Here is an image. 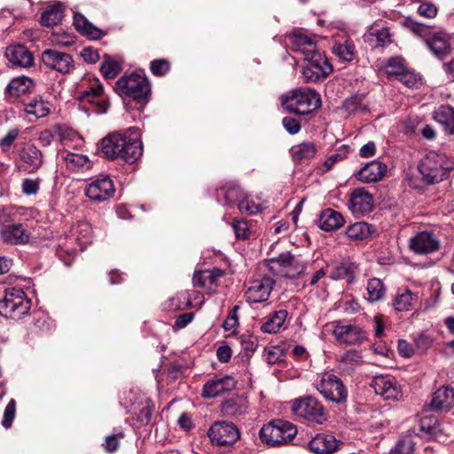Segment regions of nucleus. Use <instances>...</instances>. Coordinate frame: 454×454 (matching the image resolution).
I'll return each instance as SVG.
<instances>
[{"mask_svg": "<svg viewBox=\"0 0 454 454\" xmlns=\"http://www.w3.org/2000/svg\"><path fill=\"white\" fill-rule=\"evenodd\" d=\"M453 169L454 161L446 155L436 152L427 153L419 165L422 179L428 184L444 180Z\"/></svg>", "mask_w": 454, "mask_h": 454, "instance_id": "obj_1", "label": "nucleus"}, {"mask_svg": "<svg viewBox=\"0 0 454 454\" xmlns=\"http://www.w3.org/2000/svg\"><path fill=\"white\" fill-rule=\"evenodd\" d=\"M282 104L288 112L304 115L319 108L321 99L316 90L305 88L290 92L283 98Z\"/></svg>", "mask_w": 454, "mask_h": 454, "instance_id": "obj_2", "label": "nucleus"}, {"mask_svg": "<svg viewBox=\"0 0 454 454\" xmlns=\"http://www.w3.org/2000/svg\"><path fill=\"white\" fill-rule=\"evenodd\" d=\"M297 429L290 422L278 419L262 426L259 432L261 441L270 446H279L291 442Z\"/></svg>", "mask_w": 454, "mask_h": 454, "instance_id": "obj_3", "label": "nucleus"}, {"mask_svg": "<svg viewBox=\"0 0 454 454\" xmlns=\"http://www.w3.org/2000/svg\"><path fill=\"white\" fill-rule=\"evenodd\" d=\"M31 301L20 288L11 287L5 290L0 300V314L5 317L20 319L30 309Z\"/></svg>", "mask_w": 454, "mask_h": 454, "instance_id": "obj_4", "label": "nucleus"}, {"mask_svg": "<svg viewBox=\"0 0 454 454\" xmlns=\"http://www.w3.org/2000/svg\"><path fill=\"white\" fill-rule=\"evenodd\" d=\"M114 90L120 96L131 98L140 103L146 101L150 93L147 79L135 73L122 75L116 82Z\"/></svg>", "mask_w": 454, "mask_h": 454, "instance_id": "obj_5", "label": "nucleus"}, {"mask_svg": "<svg viewBox=\"0 0 454 454\" xmlns=\"http://www.w3.org/2000/svg\"><path fill=\"white\" fill-rule=\"evenodd\" d=\"M316 387L327 400L344 403L348 398V390L342 380L334 374L325 372L316 381Z\"/></svg>", "mask_w": 454, "mask_h": 454, "instance_id": "obj_6", "label": "nucleus"}, {"mask_svg": "<svg viewBox=\"0 0 454 454\" xmlns=\"http://www.w3.org/2000/svg\"><path fill=\"white\" fill-rule=\"evenodd\" d=\"M332 71V66L321 52H316L303 59L301 75L305 82H317L325 79Z\"/></svg>", "mask_w": 454, "mask_h": 454, "instance_id": "obj_7", "label": "nucleus"}, {"mask_svg": "<svg viewBox=\"0 0 454 454\" xmlns=\"http://www.w3.org/2000/svg\"><path fill=\"white\" fill-rule=\"evenodd\" d=\"M292 411L295 416L317 424H322L326 420L323 405L318 400L310 396L294 400Z\"/></svg>", "mask_w": 454, "mask_h": 454, "instance_id": "obj_8", "label": "nucleus"}, {"mask_svg": "<svg viewBox=\"0 0 454 454\" xmlns=\"http://www.w3.org/2000/svg\"><path fill=\"white\" fill-rule=\"evenodd\" d=\"M336 340L348 345L362 343L366 340V333L359 326L342 321H333L325 325Z\"/></svg>", "mask_w": 454, "mask_h": 454, "instance_id": "obj_9", "label": "nucleus"}, {"mask_svg": "<svg viewBox=\"0 0 454 454\" xmlns=\"http://www.w3.org/2000/svg\"><path fill=\"white\" fill-rule=\"evenodd\" d=\"M270 268L282 277L294 278L304 271L305 263L300 256L286 252L271 260Z\"/></svg>", "mask_w": 454, "mask_h": 454, "instance_id": "obj_10", "label": "nucleus"}, {"mask_svg": "<svg viewBox=\"0 0 454 454\" xmlns=\"http://www.w3.org/2000/svg\"><path fill=\"white\" fill-rule=\"evenodd\" d=\"M123 145H121L119 158L128 163H134L143 153V146L139 130L136 128H129L121 132Z\"/></svg>", "mask_w": 454, "mask_h": 454, "instance_id": "obj_11", "label": "nucleus"}, {"mask_svg": "<svg viewBox=\"0 0 454 454\" xmlns=\"http://www.w3.org/2000/svg\"><path fill=\"white\" fill-rule=\"evenodd\" d=\"M207 435L212 443L218 446H229L239 440V431L231 422L216 421L210 427Z\"/></svg>", "mask_w": 454, "mask_h": 454, "instance_id": "obj_12", "label": "nucleus"}, {"mask_svg": "<svg viewBox=\"0 0 454 454\" xmlns=\"http://www.w3.org/2000/svg\"><path fill=\"white\" fill-rule=\"evenodd\" d=\"M115 187L107 176H100L92 180L85 188V195L93 202L101 203L114 196Z\"/></svg>", "mask_w": 454, "mask_h": 454, "instance_id": "obj_13", "label": "nucleus"}, {"mask_svg": "<svg viewBox=\"0 0 454 454\" xmlns=\"http://www.w3.org/2000/svg\"><path fill=\"white\" fill-rule=\"evenodd\" d=\"M42 61L49 68L61 74H69L74 67L71 55L53 49H47L42 53Z\"/></svg>", "mask_w": 454, "mask_h": 454, "instance_id": "obj_14", "label": "nucleus"}, {"mask_svg": "<svg viewBox=\"0 0 454 454\" xmlns=\"http://www.w3.org/2000/svg\"><path fill=\"white\" fill-rule=\"evenodd\" d=\"M273 284L274 281L269 277L254 280L246 291L245 295L247 301L250 303L267 301L272 290Z\"/></svg>", "mask_w": 454, "mask_h": 454, "instance_id": "obj_15", "label": "nucleus"}, {"mask_svg": "<svg viewBox=\"0 0 454 454\" xmlns=\"http://www.w3.org/2000/svg\"><path fill=\"white\" fill-rule=\"evenodd\" d=\"M286 45L293 51L302 54L304 59L310 57L316 52H320L317 49L314 39L302 33H294L290 35L287 37Z\"/></svg>", "mask_w": 454, "mask_h": 454, "instance_id": "obj_16", "label": "nucleus"}, {"mask_svg": "<svg viewBox=\"0 0 454 454\" xmlns=\"http://www.w3.org/2000/svg\"><path fill=\"white\" fill-rule=\"evenodd\" d=\"M348 207L355 215L367 214L374 207L373 198L364 188L355 189L350 195Z\"/></svg>", "mask_w": 454, "mask_h": 454, "instance_id": "obj_17", "label": "nucleus"}, {"mask_svg": "<svg viewBox=\"0 0 454 454\" xmlns=\"http://www.w3.org/2000/svg\"><path fill=\"white\" fill-rule=\"evenodd\" d=\"M0 239L9 245H23L29 241L30 233L21 223L5 224L0 230Z\"/></svg>", "mask_w": 454, "mask_h": 454, "instance_id": "obj_18", "label": "nucleus"}, {"mask_svg": "<svg viewBox=\"0 0 454 454\" xmlns=\"http://www.w3.org/2000/svg\"><path fill=\"white\" fill-rule=\"evenodd\" d=\"M411 248L418 254H430L440 247V241L430 231H422L410 240Z\"/></svg>", "mask_w": 454, "mask_h": 454, "instance_id": "obj_19", "label": "nucleus"}, {"mask_svg": "<svg viewBox=\"0 0 454 454\" xmlns=\"http://www.w3.org/2000/svg\"><path fill=\"white\" fill-rule=\"evenodd\" d=\"M235 386L236 381L231 376L214 378L205 383L202 390V396L206 398H214L233 389Z\"/></svg>", "mask_w": 454, "mask_h": 454, "instance_id": "obj_20", "label": "nucleus"}, {"mask_svg": "<svg viewBox=\"0 0 454 454\" xmlns=\"http://www.w3.org/2000/svg\"><path fill=\"white\" fill-rule=\"evenodd\" d=\"M338 441L333 434H317L309 443L315 454H333L338 449Z\"/></svg>", "mask_w": 454, "mask_h": 454, "instance_id": "obj_21", "label": "nucleus"}, {"mask_svg": "<svg viewBox=\"0 0 454 454\" xmlns=\"http://www.w3.org/2000/svg\"><path fill=\"white\" fill-rule=\"evenodd\" d=\"M387 172V166L379 160H372L362 168L356 177L364 183H372L380 180Z\"/></svg>", "mask_w": 454, "mask_h": 454, "instance_id": "obj_22", "label": "nucleus"}, {"mask_svg": "<svg viewBox=\"0 0 454 454\" xmlns=\"http://www.w3.org/2000/svg\"><path fill=\"white\" fill-rule=\"evenodd\" d=\"M5 56L12 65L20 67H28L34 61L32 53L23 45L7 47Z\"/></svg>", "mask_w": 454, "mask_h": 454, "instance_id": "obj_23", "label": "nucleus"}, {"mask_svg": "<svg viewBox=\"0 0 454 454\" xmlns=\"http://www.w3.org/2000/svg\"><path fill=\"white\" fill-rule=\"evenodd\" d=\"M453 403V388L450 387H442L433 394L430 407L433 411H449Z\"/></svg>", "mask_w": 454, "mask_h": 454, "instance_id": "obj_24", "label": "nucleus"}, {"mask_svg": "<svg viewBox=\"0 0 454 454\" xmlns=\"http://www.w3.org/2000/svg\"><path fill=\"white\" fill-rule=\"evenodd\" d=\"M123 145L121 132H114L107 135L101 141L102 153L109 160L119 158L121 153V145Z\"/></svg>", "mask_w": 454, "mask_h": 454, "instance_id": "obj_25", "label": "nucleus"}, {"mask_svg": "<svg viewBox=\"0 0 454 454\" xmlns=\"http://www.w3.org/2000/svg\"><path fill=\"white\" fill-rule=\"evenodd\" d=\"M20 158L26 164L27 171L29 174L35 173L43 163L42 152L35 145H28L21 153Z\"/></svg>", "mask_w": 454, "mask_h": 454, "instance_id": "obj_26", "label": "nucleus"}, {"mask_svg": "<svg viewBox=\"0 0 454 454\" xmlns=\"http://www.w3.org/2000/svg\"><path fill=\"white\" fill-rule=\"evenodd\" d=\"M343 216L332 208L323 210L318 218V227L325 231H332L344 224Z\"/></svg>", "mask_w": 454, "mask_h": 454, "instance_id": "obj_27", "label": "nucleus"}, {"mask_svg": "<svg viewBox=\"0 0 454 454\" xmlns=\"http://www.w3.org/2000/svg\"><path fill=\"white\" fill-rule=\"evenodd\" d=\"M376 232V228L366 222H357L349 225L346 230V235L351 241L366 240Z\"/></svg>", "mask_w": 454, "mask_h": 454, "instance_id": "obj_28", "label": "nucleus"}, {"mask_svg": "<svg viewBox=\"0 0 454 454\" xmlns=\"http://www.w3.org/2000/svg\"><path fill=\"white\" fill-rule=\"evenodd\" d=\"M428 49L439 59H444L450 53L449 37L442 34H436L426 40Z\"/></svg>", "mask_w": 454, "mask_h": 454, "instance_id": "obj_29", "label": "nucleus"}, {"mask_svg": "<svg viewBox=\"0 0 454 454\" xmlns=\"http://www.w3.org/2000/svg\"><path fill=\"white\" fill-rule=\"evenodd\" d=\"M434 119L447 134L454 133V107L449 105L440 106L433 114Z\"/></svg>", "mask_w": 454, "mask_h": 454, "instance_id": "obj_30", "label": "nucleus"}, {"mask_svg": "<svg viewBox=\"0 0 454 454\" xmlns=\"http://www.w3.org/2000/svg\"><path fill=\"white\" fill-rule=\"evenodd\" d=\"M399 82L411 90H416L422 84V79L419 74L413 69L409 68L404 59L399 58Z\"/></svg>", "mask_w": 454, "mask_h": 454, "instance_id": "obj_31", "label": "nucleus"}, {"mask_svg": "<svg viewBox=\"0 0 454 454\" xmlns=\"http://www.w3.org/2000/svg\"><path fill=\"white\" fill-rule=\"evenodd\" d=\"M62 159L68 169L73 172H83L91 168V161L83 154L67 152Z\"/></svg>", "mask_w": 454, "mask_h": 454, "instance_id": "obj_32", "label": "nucleus"}, {"mask_svg": "<svg viewBox=\"0 0 454 454\" xmlns=\"http://www.w3.org/2000/svg\"><path fill=\"white\" fill-rule=\"evenodd\" d=\"M288 312L286 309H279L264 318L261 325V331L265 333H277L282 328Z\"/></svg>", "mask_w": 454, "mask_h": 454, "instance_id": "obj_33", "label": "nucleus"}, {"mask_svg": "<svg viewBox=\"0 0 454 454\" xmlns=\"http://www.w3.org/2000/svg\"><path fill=\"white\" fill-rule=\"evenodd\" d=\"M240 193L239 189L233 188L229 189L225 193V199L228 203H231L237 200L238 207L240 212L247 213L248 215H254L259 211V206L254 201L248 200V198H234V195Z\"/></svg>", "mask_w": 454, "mask_h": 454, "instance_id": "obj_34", "label": "nucleus"}, {"mask_svg": "<svg viewBox=\"0 0 454 454\" xmlns=\"http://www.w3.org/2000/svg\"><path fill=\"white\" fill-rule=\"evenodd\" d=\"M24 111L36 119L43 118L51 113L50 103L42 98H35L24 105Z\"/></svg>", "mask_w": 454, "mask_h": 454, "instance_id": "obj_35", "label": "nucleus"}, {"mask_svg": "<svg viewBox=\"0 0 454 454\" xmlns=\"http://www.w3.org/2000/svg\"><path fill=\"white\" fill-rule=\"evenodd\" d=\"M74 25L80 33L86 35L92 39H98L103 35L100 29L92 25L83 15L80 13L74 14Z\"/></svg>", "mask_w": 454, "mask_h": 454, "instance_id": "obj_36", "label": "nucleus"}, {"mask_svg": "<svg viewBox=\"0 0 454 454\" xmlns=\"http://www.w3.org/2000/svg\"><path fill=\"white\" fill-rule=\"evenodd\" d=\"M373 387L377 395L384 399H395L397 396V388L392 381L386 377H378L374 380Z\"/></svg>", "mask_w": 454, "mask_h": 454, "instance_id": "obj_37", "label": "nucleus"}, {"mask_svg": "<svg viewBox=\"0 0 454 454\" xmlns=\"http://www.w3.org/2000/svg\"><path fill=\"white\" fill-rule=\"evenodd\" d=\"M34 85L33 81L27 76L13 78L7 85L6 91L13 97H20L29 91Z\"/></svg>", "mask_w": 454, "mask_h": 454, "instance_id": "obj_38", "label": "nucleus"}, {"mask_svg": "<svg viewBox=\"0 0 454 454\" xmlns=\"http://www.w3.org/2000/svg\"><path fill=\"white\" fill-rule=\"evenodd\" d=\"M63 18L62 5L58 4L49 6L42 14L40 22L43 26L52 27L59 24Z\"/></svg>", "mask_w": 454, "mask_h": 454, "instance_id": "obj_39", "label": "nucleus"}, {"mask_svg": "<svg viewBox=\"0 0 454 454\" xmlns=\"http://www.w3.org/2000/svg\"><path fill=\"white\" fill-rule=\"evenodd\" d=\"M439 420L435 416H425L420 419L419 433L417 434L423 438H429L440 430Z\"/></svg>", "mask_w": 454, "mask_h": 454, "instance_id": "obj_40", "label": "nucleus"}, {"mask_svg": "<svg viewBox=\"0 0 454 454\" xmlns=\"http://www.w3.org/2000/svg\"><path fill=\"white\" fill-rule=\"evenodd\" d=\"M91 232V226L86 221L77 222L71 229V235L82 245L90 242Z\"/></svg>", "mask_w": 454, "mask_h": 454, "instance_id": "obj_41", "label": "nucleus"}, {"mask_svg": "<svg viewBox=\"0 0 454 454\" xmlns=\"http://www.w3.org/2000/svg\"><path fill=\"white\" fill-rule=\"evenodd\" d=\"M333 53L343 61H351L355 56V45L351 41L335 42L333 46Z\"/></svg>", "mask_w": 454, "mask_h": 454, "instance_id": "obj_42", "label": "nucleus"}, {"mask_svg": "<svg viewBox=\"0 0 454 454\" xmlns=\"http://www.w3.org/2000/svg\"><path fill=\"white\" fill-rule=\"evenodd\" d=\"M317 154V146L313 143H303L293 149L294 159L297 161L309 160Z\"/></svg>", "mask_w": 454, "mask_h": 454, "instance_id": "obj_43", "label": "nucleus"}, {"mask_svg": "<svg viewBox=\"0 0 454 454\" xmlns=\"http://www.w3.org/2000/svg\"><path fill=\"white\" fill-rule=\"evenodd\" d=\"M356 266L351 262H340L337 264L331 272V278L333 279H343L348 278L350 282L353 278V273Z\"/></svg>", "mask_w": 454, "mask_h": 454, "instance_id": "obj_44", "label": "nucleus"}, {"mask_svg": "<svg viewBox=\"0 0 454 454\" xmlns=\"http://www.w3.org/2000/svg\"><path fill=\"white\" fill-rule=\"evenodd\" d=\"M100 71L106 79H113L121 71V67L118 61L106 55Z\"/></svg>", "mask_w": 454, "mask_h": 454, "instance_id": "obj_45", "label": "nucleus"}, {"mask_svg": "<svg viewBox=\"0 0 454 454\" xmlns=\"http://www.w3.org/2000/svg\"><path fill=\"white\" fill-rule=\"evenodd\" d=\"M383 283L379 278H371L367 283V300L371 302L378 301L384 295Z\"/></svg>", "mask_w": 454, "mask_h": 454, "instance_id": "obj_46", "label": "nucleus"}, {"mask_svg": "<svg viewBox=\"0 0 454 454\" xmlns=\"http://www.w3.org/2000/svg\"><path fill=\"white\" fill-rule=\"evenodd\" d=\"M401 291H403V288H399V292ZM417 301L418 295L404 287L403 292L399 293V311L411 309Z\"/></svg>", "mask_w": 454, "mask_h": 454, "instance_id": "obj_47", "label": "nucleus"}, {"mask_svg": "<svg viewBox=\"0 0 454 454\" xmlns=\"http://www.w3.org/2000/svg\"><path fill=\"white\" fill-rule=\"evenodd\" d=\"M215 281V275L211 270H200L194 273L192 278L193 285L196 286H206Z\"/></svg>", "mask_w": 454, "mask_h": 454, "instance_id": "obj_48", "label": "nucleus"}, {"mask_svg": "<svg viewBox=\"0 0 454 454\" xmlns=\"http://www.w3.org/2000/svg\"><path fill=\"white\" fill-rule=\"evenodd\" d=\"M381 75H385L389 80L397 78V60L395 58H390L383 62L380 67Z\"/></svg>", "mask_w": 454, "mask_h": 454, "instance_id": "obj_49", "label": "nucleus"}, {"mask_svg": "<svg viewBox=\"0 0 454 454\" xmlns=\"http://www.w3.org/2000/svg\"><path fill=\"white\" fill-rule=\"evenodd\" d=\"M15 415H16V401L14 399H12L7 403L4 412V418L2 420L3 427L5 428L11 427L12 421L15 419Z\"/></svg>", "mask_w": 454, "mask_h": 454, "instance_id": "obj_50", "label": "nucleus"}, {"mask_svg": "<svg viewBox=\"0 0 454 454\" xmlns=\"http://www.w3.org/2000/svg\"><path fill=\"white\" fill-rule=\"evenodd\" d=\"M237 239H247L250 236V229L248 223L245 220H235L232 223Z\"/></svg>", "mask_w": 454, "mask_h": 454, "instance_id": "obj_51", "label": "nucleus"}, {"mask_svg": "<svg viewBox=\"0 0 454 454\" xmlns=\"http://www.w3.org/2000/svg\"><path fill=\"white\" fill-rule=\"evenodd\" d=\"M376 36L377 43L376 46H384L387 43H389L391 35L387 27H383L380 30H372L367 37Z\"/></svg>", "mask_w": 454, "mask_h": 454, "instance_id": "obj_52", "label": "nucleus"}, {"mask_svg": "<svg viewBox=\"0 0 454 454\" xmlns=\"http://www.w3.org/2000/svg\"><path fill=\"white\" fill-rule=\"evenodd\" d=\"M20 135V129L13 128L8 130L6 135L0 140V146L4 152H7Z\"/></svg>", "mask_w": 454, "mask_h": 454, "instance_id": "obj_53", "label": "nucleus"}, {"mask_svg": "<svg viewBox=\"0 0 454 454\" xmlns=\"http://www.w3.org/2000/svg\"><path fill=\"white\" fill-rule=\"evenodd\" d=\"M41 184V179L26 178L22 182V192L26 195H35L37 193Z\"/></svg>", "mask_w": 454, "mask_h": 454, "instance_id": "obj_54", "label": "nucleus"}, {"mask_svg": "<svg viewBox=\"0 0 454 454\" xmlns=\"http://www.w3.org/2000/svg\"><path fill=\"white\" fill-rule=\"evenodd\" d=\"M150 68L153 74L161 76L168 72L169 64L164 59H154L151 62Z\"/></svg>", "mask_w": 454, "mask_h": 454, "instance_id": "obj_55", "label": "nucleus"}, {"mask_svg": "<svg viewBox=\"0 0 454 454\" xmlns=\"http://www.w3.org/2000/svg\"><path fill=\"white\" fill-rule=\"evenodd\" d=\"M59 130V126H55L53 129H46L42 130L38 136V140L40 144L43 146H49L54 138L55 133H57Z\"/></svg>", "mask_w": 454, "mask_h": 454, "instance_id": "obj_56", "label": "nucleus"}, {"mask_svg": "<svg viewBox=\"0 0 454 454\" xmlns=\"http://www.w3.org/2000/svg\"><path fill=\"white\" fill-rule=\"evenodd\" d=\"M239 310V307L235 306L229 312L226 319L223 322V327L227 331H234L238 325L239 318L237 315V311Z\"/></svg>", "mask_w": 454, "mask_h": 454, "instance_id": "obj_57", "label": "nucleus"}, {"mask_svg": "<svg viewBox=\"0 0 454 454\" xmlns=\"http://www.w3.org/2000/svg\"><path fill=\"white\" fill-rule=\"evenodd\" d=\"M103 90L104 89L102 83L96 80L89 90H85L82 92V97L83 99L89 98L90 97L97 98L103 94Z\"/></svg>", "mask_w": 454, "mask_h": 454, "instance_id": "obj_58", "label": "nucleus"}, {"mask_svg": "<svg viewBox=\"0 0 454 454\" xmlns=\"http://www.w3.org/2000/svg\"><path fill=\"white\" fill-rule=\"evenodd\" d=\"M281 357V350L279 347H272L264 351V359L269 364H276Z\"/></svg>", "mask_w": 454, "mask_h": 454, "instance_id": "obj_59", "label": "nucleus"}, {"mask_svg": "<svg viewBox=\"0 0 454 454\" xmlns=\"http://www.w3.org/2000/svg\"><path fill=\"white\" fill-rule=\"evenodd\" d=\"M81 56L86 62L90 64L98 62L100 59L98 50L92 47L84 48L81 52Z\"/></svg>", "mask_w": 454, "mask_h": 454, "instance_id": "obj_60", "label": "nucleus"}, {"mask_svg": "<svg viewBox=\"0 0 454 454\" xmlns=\"http://www.w3.org/2000/svg\"><path fill=\"white\" fill-rule=\"evenodd\" d=\"M123 437L122 434L108 435L106 438L104 447L108 452H114L119 447V439Z\"/></svg>", "mask_w": 454, "mask_h": 454, "instance_id": "obj_61", "label": "nucleus"}, {"mask_svg": "<svg viewBox=\"0 0 454 454\" xmlns=\"http://www.w3.org/2000/svg\"><path fill=\"white\" fill-rule=\"evenodd\" d=\"M418 12L421 16L432 19L437 14V8L433 4L424 3L419 6Z\"/></svg>", "mask_w": 454, "mask_h": 454, "instance_id": "obj_62", "label": "nucleus"}, {"mask_svg": "<svg viewBox=\"0 0 454 454\" xmlns=\"http://www.w3.org/2000/svg\"><path fill=\"white\" fill-rule=\"evenodd\" d=\"M283 126L290 134H296L301 129L300 122L293 117H285Z\"/></svg>", "mask_w": 454, "mask_h": 454, "instance_id": "obj_63", "label": "nucleus"}, {"mask_svg": "<svg viewBox=\"0 0 454 454\" xmlns=\"http://www.w3.org/2000/svg\"><path fill=\"white\" fill-rule=\"evenodd\" d=\"M415 442L411 437L399 441V454H412Z\"/></svg>", "mask_w": 454, "mask_h": 454, "instance_id": "obj_64", "label": "nucleus"}]
</instances>
